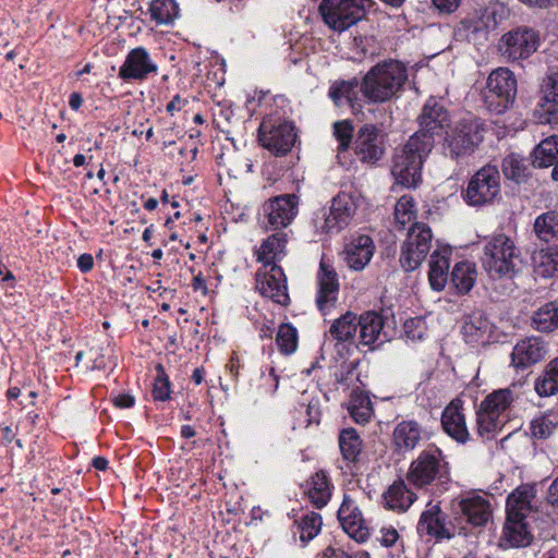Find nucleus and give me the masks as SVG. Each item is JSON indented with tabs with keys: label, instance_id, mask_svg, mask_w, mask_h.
<instances>
[{
	"label": "nucleus",
	"instance_id": "obj_1",
	"mask_svg": "<svg viewBox=\"0 0 558 558\" xmlns=\"http://www.w3.org/2000/svg\"><path fill=\"white\" fill-rule=\"evenodd\" d=\"M408 80L407 68L397 60L372 66L361 81V94L369 104H384L397 97Z\"/></svg>",
	"mask_w": 558,
	"mask_h": 558
},
{
	"label": "nucleus",
	"instance_id": "obj_2",
	"mask_svg": "<svg viewBox=\"0 0 558 558\" xmlns=\"http://www.w3.org/2000/svg\"><path fill=\"white\" fill-rule=\"evenodd\" d=\"M481 265L493 280H512L522 264L520 248L505 233L493 234L485 239Z\"/></svg>",
	"mask_w": 558,
	"mask_h": 558
},
{
	"label": "nucleus",
	"instance_id": "obj_3",
	"mask_svg": "<svg viewBox=\"0 0 558 558\" xmlns=\"http://www.w3.org/2000/svg\"><path fill=\"white\" fill-rule=\"evenodd\" d=\"M430 151L429 140L422 143L417 136H411L407 144L395 154L391 173L396 182L405 187L416 186L421 181L424 159Z\"/></svg>",
	"mask_w": 558,
	"mask_h": 558
},
{
	"label": "nucleus",
	"instance_id": "obj_4",
	"mask_svg": "<svg viewBox=\"0 0 558 558\" xmlns=\"http://www.w3.org/2000/svg\"><path fill=\"white\" fill-rule=\"evenodd\" d=\"M448 476V463L442 451L435 445H428L414 459L407 474L408 481L417 488L432 485Z\"/></svg>",
	"mask_w": 558,
	"mask_h": 558
},
{
	"label": "nucleus",
	"instance_id": "obj_5",
	"mask_svg": "<svg viewBox=\"0 0 558 558\" xmlns=\"http://www.w3.org/2000/svg\"><path fill=\"white\" fill-rule=\"evenodd\" d=\"M517 95V78L507 68L494 70L487 78L485 104L489 111L497 114L510 108Z\"/></svg>",
	"mask_w": 558,
	"mask_h": 558
},
{
	"label": "nucleus",
	"instance_id": "obj_6",
	"mask_svg": "<svg viewBox=\"0 0 558 558\" xmlns=\"http://www.w3.org/2000/svg\"><path fill=\"white\" fill-rule=\"evenodd\" d=\"M296 131L292 122L275 117H266L258 128V142L275 154L283 156L294 146Z\"/></svg>",
	"mask_w": 558,
	"mask_h": 558
},
{
	"label": "nucleus",
	"instance_id": "obj_7",
	"mask_svg": "<svg viewBox=\"0 0 558 558\" xmlns=\"http://www.w3.org/2000/svg\"><path fill=\"white\" fill-rule=\"evenodd\" d=\"M367 0H323L319 5L324 22L333 31L343 32L365 16Z\"/></svg>",
	"mask_w": 558,
	"mask_h": 558
},
{
	"label": "nucleus",
	"instance_id": "obj_8",
	"mask_svg": "<svg viewBox=\"0 0 558 558\" xmlns=\"http://www.w3.org/2000/svg\"><path fill=\"white\" fill-rule=\"evenodd\" d=\"M500 193V174L495 166H484L470 179L463 198L470 206L488 205Z\"/></svg>",
	"mask_w": 558,
	"mask_h": 558
},
{
	"label": "nucleus",
	"instance_id": "obj_9",
	"mask_svg": "<svg viewBox=\"0 0 558 558\" xmlns=\"http://www.w3.org/2000/svg\"><path fill=\"white\" fill-rule=\"evenodd\" d=\"M482 142L481 124L475 120H462L447 133L444 144L445 155L458 160L471 155Z\"/></svg>",
	"mask_w": 558,
	"mask_h": 558
},
{
	"label": "nucleus",
	"instance_id": "obj_10",
	"mask_svg": "<svg viewBox=\"0 0 558 558\" xmlns=\"http://www.w3.org/2000/svg\"><path fill=\"white\" fill-rule=\"evenodd\" d=\"M364 204V198L357 191H343L333 197L328 214H324L322 230L327 233L339 232L345 228Z\"/></svg>",
	"mask_w": 558,
	"mask_h": 558
},
{
	"label": "nucleus",
	"instance_id": "obj_11",
	"mask_svg": "<svg viewBox=\"0 0 558 558\" xmlns=\"http://www.w3.org/2000/svg\"><path fill=\"white\" fill-rule=\"evenodd\" d=\"M416 531L421 537L426 536L428 539L440 542L450 539L456 534H466V526H457L453 522H448L447 514L440 506L429 502L421 513Z\"/></svg>",
	"mask_w": 558,
	"mask_h": 558
},
{
	"label": "nucleus",
	"instance_id": "obj_12",
	"mask_svg": "<svg viewBox=\"0 0 558 558\" xmlns=\"http://www.w3.org/2000/svg\"><path fill=\"white\" fill-rule=\"evenodd\" d=\"M417 121L420 128L412 136H417L422 143L429 140L432 149L435 136L442 134L450 123V117L440 101L432 97L423 106Z\"/></svg>",
	"mask_w": 558,
	"mask_h": 558
},
{
	"label": "nucleus",
	"instance_id": "obj_13",
	"mask_svg": "<svg viewBox=\"0 0 558 558\" xmlns=\"http://www.w3.org/2000/svg\"><path fill=\"white\" fill-rule=\"evenodd\" d=\"M299 201L295 194H282L266 201L262 207L266 228L279 231L288 228L299 214Z\"/></svg>",
	"mask_w": 558,
	"mask_h": 558
},
{
	"label": "nucleus",
	"instance_id": "obj_14",
	"mask_svg": "<svg viewBox=\"0 0 558 558\" xmlns=\"http://www.w3.org/2000/svg\"><path fill=\"white\" fill-rule=\"evenodd\" d=\"M539 45V38L535 31L519 27L502 35L499 41V51L510 61L527 59Z\"/></svg>",
	"mask_w": 558,
	"mask_h": 558
},
{
	"label": "nucleus",
	"instance_id": "obj_15",
	"mask_svg": "<svg viewBox=\"0 0 558 558\" xmlns=\"http://www.w3.org/2000/svg\"><path fill=\"white\" fill-rule=\"evenodd\" d=\"M256 289L265 298L274 303L288 306L290 296L288 293L287 277L278 265L262 267L256 272Z\"/></svg>",
	"mask_w": 558,
	"mask_h": 558
},
{
	"label": "nucleus",
	"instance_id": "obj_16",
	"mask_svg": "<svg viewBox=\"0 0 558 558\" xmlns=\"http://www.w3.org/2000/svg\"><path fill=\"white\" fill-rule=\"evenodd\" d=\"M158 74V65L144 47L131 49L119 69V77L125 82H144Z\"/></svg>",
	"mask_w": 558,
	"mask_h": 558
},
{
	"label": "nucleus",
	"instance_id": "obj_17",
	"mask_svg": "<svg viewBox=\"0 0 558 558\" xmlns=\"http://www.w3.org/2000/svg\"><path fill=\"white\" fill-rule=\"evenodd\" d=\"M317 292L316 305L323 315H327L338 301L339 280L335 268L325 262L319 263V269L316 275Z\"/></svg>",
	"mask_w": 558,
	"mask_h": 558
},
{
	"label": "nucleus",
	"instance_id": "obj_18",
	"mask_svg": "<svg viewBox=\"0 0 558 558\" xmlns=\"http://www.w3.org/2000/svg\"><path fill=\"white\" fill-rule=\"evenodd\" d=\"M354 153L363 163L374 165L385 154L384 136L374 124L362 125L354 141Z\"/></svg>",
	"mask_w": 558,
	"mask_h": 558
},
{
	"label": "nucleus",
	"instance_id": "obj_19",
	"mask_svg": "<svg viewBox=\"0 0 558 558\" xmlns=\"http://www.w3.org/2000/svg\"><path fill=\"white\" fill-rule=\"evenodd\" d=\"M338 519L343 531L353 539L363 543L368 539L371 530L367 521L356 502L344 495L342 504L338 510Z\"/></svg>",
	"mask_w": 558,
	"mask_h": 558
},
{
	"label": "nucleus",
	"instance_id": "obj_20",
	"mask_svg": "<svg viewBox=\"0 0 558 558\" xmlns=\"http://www.w3.org/2000/svg\"><path fill=\"white\" fill-rule=\"evenodd\" d=\"M458 510L461 519L472 527L486 525L493 514L489 499L478 494L462 497L458 502Z\"/></svg>",
	"mask_w": 558,
	"mask_h": 558
},
{
	"label": "nucleus",
	"instance_id": "obj_21",
	"mask_svg": "<svg viewBox=\"0 0 558 558\" xmlns=\"http://www.w3.org/2000/svg\"><path fill=\"white\" fill-rule=\"evenodd\" d=\"M461 333L466 343L473 347L485 345L493 338L494 324L483 311L476 310L464 317Z\"/></svg>",
	"mask_w": 558,
	"mask_h": 558
},
{
	"label": "nucleus",
	"instance_id": "obj_22",
	"mask_svg": "<svg viewBox=\"0 0 558 558\" xmlns=\"http://www.w3.org/2000/svg\"><path fill=\"white\" fill-rule=\"evenodd\" d=\"M441 426L444 432L457 442L465 444L470 439L463 401L460 398H454L444 409Z\"/></svg>",
	"mask_w": 558,
	"mask_h": 558
},
{
	"label": "nucleus",
	"instance_id": "obj_23",
	"mask_svg": "<svg viewBox=\"0 0 558 558\" xmlns=\"http://www.w3.org/2000/svg\"><path fill=\"white\" fill-rule=\"evenodd\" d=\"M360 340L363 345L378 348L390 340L384 317L376 312H366L359 316Z\"/></svg>",
	"mask_w": 558,
	"mask_h": 558
},
{
	"label": "nucleus",
	"instance_id": "obj_24",
	"mask_svg": "<svg viewBox=\"0 0 558 558\" xmlns=\"http://www.w3.org/2000/svg\"><path fill=\"white\" fill-rule=\"evenodd\" d=\"M272 234L264 239L258 248L255 250L256 259L262 267H271L281 262L287 255L289 232L275 230Z\"/></svg>",
	"mask_w": 558,
	"mask_h": 558
},
{
	"label": "nucleus",
	"instance_id": "obj_25",
	"mask_svg": "<svg viewBox=\"0 0 558 558\" xmlns=\"http://www.w3.org/2000/svg\"><path fill=\"white\" fill-rule=\"evenodd\" d=\"M546 349L544 342L536 337L519 341L511 353V363L514 367L525 368L544 359Z\"/></svg>",
	"mask_w": 558,
	"mask_h": 558
},
{
	"label": "nucleus",
	"instance_id": "obj_26",
	"mask_svg": "<svg viewBox=\"0 0 558 558\" xmlns=\"http://www.w3.org/2000/svg\"><path fill=\"white\" fill-rule=\"evenodd\" d=\"M374 242L368 235H359L345 245L344 262L352 270L360 271L374 255Z\"/></svg>",
	"mask_w": 558,
	"mask_h": 558
},
{
	"label": "nucleus",
	"instance_id": "obj_27",
	"mask_svg": "<svg viewBox=\"0 0 558 558\" xmlns=\"http://www.w3.org/2000/svg\"><path fill=\"white\" fill-rule=\"evenodd\" d=\"M381 498L386 509L397 513H404L414 504L417 496L407 486L403 480H397L388 486Z\"/></svg>",
	"mask_w": 558,
	"mask_h": 558
},
{
	"label": "nucleus",
	"instance_id": "obj_28",
	"mask_svg": "<svg viewBox=\"0 0 558 558\" xmlns=\"http://www.w3.org/2000/svg\"><path fill=\"white\" fill-rule=\"evenodd\" d=\"M489 24L483 15L474 14L462 20L454 29V38L475 46L488 40Z\"/></svg>",
	"mask_w": 558,
	"mask_h": 558
},
{
	"label": "nucleus",
	"instance_id": "obj_29",
	"mask_svg": "<svg viewBox=\"0 0 558 558\" xmlns=\"http://www.w3.org/2000/svg\"><path fill=\"white\" fill-rule=\"evenodd\" d=\"M424 437L422 425L415 420H402L392 434V441L397 450L407 452L414 450Z\"/></svg>",
	"mask_w": 558,
	"mask_h": 558
},
{
	"label": "nucleus",
	"instance_id": "obj_30",
	"mask_svg": "<svg viewBox=\"0 0 558 558\" xmlns=\"http://www.w3.org/2000/svg\"><path fill=\"white\" fill-rule=\"evenodd\" d=\"M543 97L539 101L542 122L558 124V71H551L544 81Z\"/></svg>",
	"mask_w": 558,
	"mask_h": 558
},
{
	"label": "nucleus",
	"instance_id": "obj_31",
	"mask_svg": "<svg viewBox=\"0 0 558 558\" xmlns=\"http://www.w3.org/2000/svg\"><path fill=\"white\" fill-rule=\"evenodd\" d=\"M303 492L315 508L322 509L331 498L332 485L327 474L324 471H318L306 480Z\"/></svg>",
	"mask_w": 558,
	"mask_h": 558
},
{
	"label": "nucleus",
	"instance_id": "obj_32",
	"mask_svg": "<svg viewBox=\"0 0 558 558\" xmlns=\"http://www.w3.org/2000/svg\"><path fill=\"white\" fill-rule=\"evenodd\" d=\"M535 498V488L523 484L517 487L507 498L506 513L510 518L525 520L533 511L532 501Z\"/></svg>",
	"mask_w": 558,
	"mask_h": 558
},
{
	"label": "nucleus",
	"instance_id": "obj_33",
	"mask_svg": "<svg viewBox=\"0 0 558 558\" xmlns=\"http://www.w3.org/2000/svg\"><path fill=\"white\" fill-rule=\"evenodd\" d=\"M522 386V383H514L507 388L494 390L485 397L481 405L483 409L500 417L511 408L514 400L519 398Z\"/></svg>",
	"mask_w": 558,
	"mask_h": 558
},
{
	"label": "nucleus",
	"instance_id": "obj_34",
	"mask_svg": "<svg viewBox=\"0 0 558 558\" xmlns=\"http://www.w3.org/2000/svg\"><path fill=\"white\" fill-rule=\"evenodd\" d=\"M361 83L356 78L335 82L329 88V97L336 106H349L353 111L361 108Z\"/></svg>",
	"mask_w": 558,
	"mask_h": 558
},
{
	"label": "nucleus",
	"instance_id": "obj_35",
	"mask_svg": "<svg viewBox=\"0 0 558 558\" xmlns=\"http://www.w3.org/2000/svg\"><path fill=\"white\" fill-rule=\"evenodd\" d=\"M532 538L533 536L527 530L525 520L507 515L500 538L502 545L507 547H524L530 545Z\"/></svg>",
	"mask_w": 558,
	"mask_h": 558
},
{
	"label": "nucleus",
	"instance_id": "obj_36",
	"mask_svg": "<svg viewBox=\"0 0 558 558\" xmlns=\"http://www.w3.org/2000/svg\"><path fill=\"white\" fill-rule=\"evenodd\" d=\"M533 165L538 168L554 166L551 177L558 181V136L543 140L533 151Z\"/></svg>",
	"mask_w": 558,
	"mask_h": 558
},
{
	"label": "nucleus",
	"instance_id": "obj_37",
	"mask_svg": "<svg viewBox=\"0 0 558 558\" xmlns=\"http://www.w3.org/2000/svg\"><path fill=\"white\" fill-rule=\"evenodd\" d=\"M359 328V316L347 312L335 319L329 327V335L338 342L351 341L354 339Z\"/></svg>",
	"mask_w": 558,
	"mask_h": 558
},
{
	"label": "nucleus",
	"instance_id": "obj_38",
	"mask_svg": "<svg viewBox=\"0 0 558 558\" xmlns=\"http://www.w3.org/2000/svg\"><path fill=\"white\" fill-rule=\"evenodd\" d=\"M476 275V268L473 263L460 262L452 269L450 282L458 293L465 294L473 288Z\"/></svg>",
	"mask_w": 558,
	"mask_h": 558
},
{
	"label": "nucleus",
	"instance_id": "obj_39",
	"mask_svg": "<svg viewBox=\"0 0 558 558\" xmlns=\"http://www.w3.org/2000/svg\"><path fill=\"white\" fill-rule=\"evenodd\" d=\"M535 272L544 278H549L558 272V250L555 247L542 248L532 256Z\"/></svg>",
	"mask_w": 558,
	"mask_h": 558
},
{
	"label": "nucleus",
	"instance_id": "obj_40",
	"mask_svg": "<svg viewBox=\"0 0 558 558\" xmlns=\"http://www.w3.org/2000/svg\"><path fill=\"white\" fill-rule=\"evenodd\" d=\"M534 232L544 242L558 239V211L549 210L537 216L534 221Z\"/></svg>",
	"mask_w": 558,
	"mask_h": 558
},
{
	"label": "nucleus",
	"instance_id": "obj_41",
	"mask_svg": "<svg viewBox=\"0 0 558 558\" xmlns=\"http://www.w3.org/2000/svg\"><path fill=\"white\" fill-rule=\"evenodd\" d=\"M534 388L539 397L558 392V356L547 364L543 375L535 380Z\"/></svg>",
	"mask_w": 558,
	"mask_h": 558
},
{
	"label": "nucleus",
	"instance_id": "obj_42",
	"mask_svg": "<svg viewBox=\"0 0 558 558\" xmlns=\"http://www.w3.org/2000/svg\"><path fill=\"white\" fill-rule=\"evenodd\" d=\"M449 260L435 251L430 256L428 280L435 291H441L448 280Z\"/></svg>",
	"mask_w": 558,
	"mask_h": 558
},
{
	"label": "nucleus",
	"instance_id": "obj_43",
	"mask_svg": "<svg viewBox=\"0 0 558 558\" xmlns=\"http://www.w3.org/2000/svg\"><path fill=\"white\" fill-rule=\"evenodd\" d=\"M558 428V413L546 412L536 415L530 423L531 435L537 439H547Z\"/></svg>",
	"mask_w": 558,
	"mask_h": 558
},
{
	"label": "nucleus",
	"instance_id": "obj_44",
	"mask_svg": "<svg viewBox=\"0 0 558 558\" xmlns=\"http://www.w3.org/2000/svg\"><path fill=\"white\" fill-rule=\"evenodd\" d=\"M339 447L343 459L355 462L362 451V440L354 428H344L339 435Z\"/></svg>",
	"mask_w": 558,
	"mask_h": 558
},
{
	"label": "nucleus",
	"instance_id": "obj_45",
	"mask_svg": "<svg viewBox=\"0 0 558 558\" xmlns=\"http://www.w3.org/2000/svg\"><path fill=\"white\" fill-rule=\"evenodd\" d=\"M295 525L300 534V541L303 544H306L314 537H316L320 532L323 519L320 514L311 511L303 514L299 520H296Z\"/></svg>",
	"mask_w": 558,
	"mask_h": 558
},
{
	"label": "nucleus",
	"instance_id": "obj_46",
	"mask_svg": "<svg viewBox=\"0 0 558 558\" xmlns=\"http://www.w3.org/2000/svg\"><path fill=\"white\" fill-rule=\"evenodd\" d=\"M350 416L357 424H365L373 414L372 402L368 397L362 393H353L348 407Z\"/></svg>",
	"mask_w": 558,
	"mask_h": 558
},
{
	"label": "nucleus",
	"instance_id": "obj_47",
	"mask_svg": "<svg viewBox=\"0 0 558 558\" xmlns=\"http://www.w3.org/2000/svg\"><path fill=\"white\" fill-rule=\"evenodd\" d=\"M430 248L412 245L410 246H401L400 251V265L405 271H413L417 269L422 263L425 260L427 254Z\"/></svg>",
	"mask_w": 558,
	"mask_h": 558
},
{
	"label": "nucleus",
	"instance_id": "obj_48",
	"mask_svg": "<svg viewBox=\"0 0 558 558\" xmlns=\"http://www.w3.org/2000/svg\"><path fill=\"white\" fill-rule=\"evenodd\" d=\"M433 232L429 226L424 222H415L409 229L407 238L401 246L417 245L426 248H432Z\"/></svg>",
	"mask_w": 558,
	"mask_h": 558
},
{
	"label": "nucleus",
	"instance_id": "obj_49",
	"mask_svg": "<svg viewBox=\"0 0 558 558\" xmlns=\"http://www.w3.org/2000/svg\"><path fill=\"white\" fill-rule=\"evenodd\" d=\"M149 12L157 24H168L178 15V5L174 0H153Z\"/></svg>",
	"mask_w": 558,
	"mask_h": 558
},
{
	"label": "nucleus",
	"instance_id": "obj_50",
	"mask_svg": "<svg viewBox=\"0 0 558 558\" xmlns=\"http://www.w3.org/2000/svg\"><path fill=\"white\" fill-rule=\"evenodd\" d=\"M298 330L291 324H281L276 335V343L280 353L292 354L298 348Z\"/></svg>",
	"mask_w": 558,
	"mask_h": 558
},
{
	"label": "nucleus",
	"instance_id": "obj_51",
	"mask_svg": "<svg viewBox=\"0 0 558 558\" xmlns=\"http://www.w3.org/2000/svg\"><path fill=\"white\" fill-rule=\"evenodd\" d=\"M416 218L414 199L409 195L401 196L395 206V221L399 229H404Z\"/></svg>",
	"mask_w": 558,
	"mask_h": 558
},
{
	"label": "nucleus",
	"instance_id": "obj_52",
	"mask_svg": "<svg viewBox=\"0 0 558 558\" xmlns=\"http://www.w3.org/2000/svg\"><path fill=\"white\" fill-rule=\"evenodd\" d=\"M502 171L506 178L520 182L527 175V165L520 155L510 154L502 160Z\"/></svg>",
	"mask_w": 558,
	"mask_h": 558
},
{
	"label": "nucleus",
	"instance_id": "obj_53",
	"mask_svg": "<svg viewBox=\"0 0 558 558\" xmlns=\"http://www.w3.org/2000/svg\"><path fill=\"white\" fill-rule=\"evenodd\" d=\"M532 322L534 327L543 332L558 328L556 324L555 303H546L538 308L534 313Z\"/></svg>",
	"mask_w": 558,
	"mask_h": 558
},
{
	"label": "nucleus",
	"instance_id": "obj_54",
	"mask_svg": "<svg viewBox=\"0 0 558 558\" xmlns=\"http://www.w3.org/2000/svg\"><path fill=\"white\" fill-rule=\"evenodd\" d=\"M532 322L534 327L543 332L558 328L556 324L555 303H546L538 308L534 313Z\"/></svg>",
	"mask_w": 558,
	"mask_h": 558
},
{
	"label": "nucleus",
	"instance_id": "obj_55",
	"mask_svg": "<svg viewBox=\"0 0 558 558\" xmlns=\"http://www.w3.org/2000/svg\"><path fill=\"white\" fill-rule=\"evenodd\" d=\"M477 430L481 436L490 435L501 428L502 421L496 414L490 413L488 410L480 405L476 414Z\"/></svg>",
	"mask_w": 558,
	"mask_h": 558
},
{
	"label": "nucleus",
	"instance_id": "obj_56",
	"mask_svg": "<svg viewBox=\"0 0 558 558\" xmlns=\"http://www.w3.org/2000/svg\"><path fill=\"white\" fill-rule=\"evenodd\" d=\"M353 124L350 120L337 121L332 125V134L339 143L338 150L345 151L353 138Z\"/></svg>",
	"mask_w": 558,
	"mask_h": 558
},
{
	"label": "nucleus",
	"instance_id": "obj_57",
	"mask_svg": "<svg viewBox=\"0 0 558 558\" xmlns=\"http://www.w3.org/2000/svg\"><path fill=\"white\" fill-rule=\"evenodd\" d=\"M156 368L158 374L153 386V397L158 401H167L171 396V384L163 367L159 364Z\"/></svg>",
	"mask_w": 558,
	"mask_h": 558
},
{
	"label": "nucleus",
	"instance_id": "obj_58",
	"mask_svg": "<svg viewBox=\"0 0 558 558\" xmlns=\"http://www.w3.org/2000/svg\"><path fill=\"white\" fill-rule=\"evenodd\" d=\"M403 330L409 340H422L427 332L426 322L422 317L409 318L403 324Z\"/></svg>",
	"mask_w": 558,
	"mask_h": 558
},
{
	"label": "nucleus",
	"instance_id": "obj_59",
	"mask_svg": "<svg viewBox=\"0 0 558 558\" xmlns=\"http://www.w3.org/2000/svg\"><path fill=\"white\" fill-rule=\"evenodd\" d=\"M317 558H369V555L363 550L349 551L342 547L328 546L322 554L317 555Z\"/></svg>",
	"mask_w": 558,
	"mask_h": 558
},
{
	"label": "nucleus",
	"instance_id": "obj_60",
	"mask_svg": "<svg viewBox=\"0 0 558 558\" xmlns=\"http://www.w3.org/2000/svg\"><path fill=\"white\" fill-rule=\"evenodd\" d=\"M379 533H380L379 542L381 543V545H384L386 547H392V546L398 545L399 533L395 527H392V526L383 527Z\"/></svg>",
	"mask_w": 558,
	"mask_h": 558
},
{
	"label": "nucleus",
	"instance_id": "obj_61",
	"mask_svg": "<svg viewBox=\"0 0 558 558\" xmlns=\"http://www.w3.org/2000/svg\"><path fill=\"white\" fill-rule=\"evenodd\" d=\"M306 426L312 424H319L320 411L317 403L310 402L306 407Z\"/></svg>",
	"mask_w": 558,
	"mask_h": 558
},
{
	"label": "nucleus",
	"instance_id": "obj_62",
	"mask_svg": "<svg viewBox=\"0 0 558 558\" xmlns=\"http://www.w3.org/2000/svg\"><path fill=\"white\" fill-rule=\"evenodd\" d=\"M433 3L442 13H452L458 9L460 0H433Z\"/></svg>",
	"mask_w": 558,
	"mask_h": 558
},
{
	"label": "nucleus",
	"instance_id": "obj_63",
	"mask_svg": "<svg viewBox=\"0 0 558 558\" xmlns=\"http://www.w3.org/2000/svg\"><path fill=\"white\" fill-rule=\"evenodd\" d=\"M546 499L551 506L558 507V476L549 485Z\"/></svg>",
	"mask_w": 558,
	"mask_h": 558
},
{
	"label": "nucleus",
	"instance_id": "obj_64",
	"mask_svg": "<svg viewBox=\"0 0 558 558\" xmlns=\"http://www.w3.org/2000/svg\"><path fill=\"white\" fill-rule=\"evenodd\" d=\"M187 104L186 99L180 97V95H175L172 100L167 105V111L173 116L175 112L180 111Z\"/></svg>",
	"mask_w": 558,
	"mask_h": 558
}]
</instances>
